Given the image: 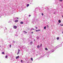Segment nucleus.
<instances>
[{
    "label": "nucleus",
    "instance_id": "f257e3e1",
    "mask_svg": "<svg viewBox=\"0 0 63 63\" xmlns=\"http://www.w3.org/2000/svg\"><path fill=\"white\" fill-rule=\"evenodd\" d=\"M13 28L14 29H16L17 28V26H14L13 27Z\"/></svg>",
    "mask_w": 63,
    "mask_h": 63
},
{
    "label": "nucleus",
    "instance_id": "6e6552de",
    "mask_svg": "<svg viewBox=\"0 0 63 63\" xmlns=\"http://www.w3.org/2000/svg\"><path fill=\"white\" fill-rule=\"evenodd\" d=\"M59 23H61V20H59Z\"/></svg>",
    "mask_w": 63,
    "mask_h": 63
},
{
    "label": "nucleus",
    "instance_id": "20e7f679",
    "mask_svg": "<svg viewBox=\"0 0 63 63\" xmlns=\"http://www.w3.org/2000/svg\"><path fill=\"white\" fill-rule=\"evenodd\" d=\"M41 30H36V32H38V31H40Z\"/></svg>",
    "mask_w": 63,
    "mask_h": 63
},
{
    "label": "nucleus",
    "instance_id": "9b49d317",
    "mask_svg": "<svg viewBox=\"0 0 63 63\" xmlns=\"http://www.w3.org/2000/svg\"><path fill=\"white\" fill-rule=\"evenodd\" d=\"M57 40H58L59 39V37H57Z\"/></svg>",
    "mask_w": 63,
    "mask_h": 63
},
{
    "label": "nucleus",
    "instance_id": "0eeeda50",
    "mask_svg": "<svg viewBox=\"0 0 63 63\" xmlns=\"http://www.w3.org/2000/svg\"><path fill=\"white\" fill-rule=\"evenodd\" d=\"M45 49L46 50H48V49L47 48H45Z\"/></svg>",
    "mask_w": 63,
    "mask_h": 63
},
{
    "label": "nucleus",
    "instance_id": "cd10ccee",
    "mask_svg": "<svg viewBox=\"0 0 63 63\" xmlns=\"http://www.w3.org/2000/svg\"><path fill=\"white\" fill-rule=\"evenodd\" d=\"M17 19H18V18H17Z\"/></svg>",
    "mask_w": 63,
    "mask_h": 63
},
{
    "label": "nucleus",
    "instance_id": "a878e982",
    "mask_svg": "<svg viewBox=\"0 0 63 63\" xmlns=\"http://www.w3.org/2000/svg\"><path fill=\"white\" fill-rule=\"evenodd\" d=\"M39 39V37H38L37 38V39Z\"/></svg>",
    "mask_w": 63,
    "mask_h": 63
},
{
    "label": "nucleus",
    "instance_id": "dca6fc26",
    "mask_svg": "<svg viewBox=\"0 0 63 63\" xmlns=\"http://www.w3.org/2000/svg\"><path fill=\"white\" fill-rule=\"evenodd\" d=\"M7 57H8V56H5V58H7Z\"/></svg>",
    "mask_w": 63,
    "mask_h": 63
},
{
    "label": "nucleus",
    "instance_id": "9d476101",
    "mask_svg": "<svg viewBox=\"0 0 63 63\" xmlns=\"http://www.w3.org/2000/svg\"><path fill=\"white\" fill-rule=\"evenodd\" d=\"M2 54H5V53L4 52H2Z\"/></svg>",
    "mask_w": 63,
    "mask_h": 63
},
{
    "label": "nucleus",
    "instance_id": "393cba45",
    "mask_svg": "<svg viewBox=\"0 0 63 63\" xmlns=\"http://www.w3.org/2000/svg\"><path fill=\"white\" fill-rule=\"evenodd\" d=\"M24 32H25L26 33H27V32H25V31H24Z\"/></svg>",
    "mask_w": 63,
    "mask_h": 63
},
{
    "label": "nucleus",
    "instance_id": "f8f14e48",
    "mask_svg": "<svg viewBox=\"0 0 63 63\" xmlns=\"http://www.w3.org/2000/svg\"><path fill=\"white\" fill-rule=\"evenodd\" d=\"M44 29H46V27H44Z\"/></svg>",
    "mask_w": 63,
    "mask_h": 63
},
{
    "label": "nucleus",
    "instance_id": "f3484780",
    "mask_svg": "<svg viewBox=\"0 0 63 63\" xmlns=\"http://www.w3.org/2000/svg\"><path fill=\"white\" fill-rule=\"evenodd\" d=\"M9 47H10V48H11V45H10L9 46Z\"/></svg>",
    "mask_w": 63,
    "mask_h": 63
},
{
    "label": "nucleus",
    "instance_id": "4be33fe9",
    "mask_svg": "<svg viewBox=\"0 0 63 63\" xmlns=\"http://www.w3.org/2000/svg\"><path fill=\"white\" fill-rule=\"evenodd\" d=\"M35 28H36V29H37V28H37V27H35Z\"/></svg>",
    "mask_w": 63,
    "mask_h": 63
},
{
    "label": "nucleus",
    "instance_id": "2f4dec72",
    "mask_svg": "<svg viewBox=\"0 0 63 63\" xmlns=\"http://www.w3.org/2000/svg\"><path fill=\"white\" fill-rule=\"evenodd\" d=\"M63 33V32H62V33Z\"/></svg>",
    "mask_w": 63,
    "mask_h": 63
},
{
    "label": "nucleus",
    "instance_id": "4468645a",
    "mask_svg": "<svg viewBox=\"0 0 63 63\" xmlns=\"http://www.w3.org/2000/svg\"><path fill=\"white\" fill-rule=\"evenodd\" d=\"M40 47H42V44H41V45H40Z\"/></svg>",
    "mask_w": 63,
    "mask_h": 63
},
{
    "label": "nucleus",
    "instance_id": "473e14b6",
    "mask_svg": "<svg viewBox=\"0 0 63 63\" xmlns=\"http://www.w3.org/2000/svg\"><path fill=\"white\" fill-rule=\"evenodd\" d=\"M1 47V46H0V47Z\"/></svg>",
    "mask_w": 63,
    "mask_h": 63
},
{
    "label": "nucleus",
    "instance_id": "c756f323",
    "mask_svg": "<svg viewBox=\"0 0 63 63\" xmlns=\"http://www.w3.org/2000/svg\"><path fill=\"white\" fill-rule=\"evenodd\" d=\"M37 56V55H36Z\"/></svg>",
    "mask_w": 63,
    "mask_h": 63
},
{
    "label": "nucleus",
    "instance_id": "ddd939ff",
    "mask_svg": "<svg viewBox=\"0 0 63 63\" xmlns=\"http://www.w3.org/2000/svg\"><path fill=\"white\" fill-rule=\"evenodd\" d=\"M29 6V4H28L27 5V7H28V6Z\"/></svg>",
    "mask_w": 63,
    "mask_h": 63
},
{
    "label": "nucleus",
    "instance_id": "a211bd4d",
    "mask_svg": "<svg viewBox=\"0 0 63 63\" xmlns=\"http://www.w3.org/2000/svg\"><path fill=\"white\" fill-rule=\"evenodd\" d=\"M59 1H60V2H62V0H60Z\"/></svg>",
    "mask_w": 63,
    "mask_h": 63
},
{
    "label": "nucleus",
    "instance_id": "6ab92c4d",
    "mask_svg": "<svg viewBox=\"0 0 63 63\" xmlns=\"http://www.w3.org/2000/svg\"><path fill=\"white\" fill-rule=\"evenodd\" d=\"M42 16H44V14H43V13H42Z\"/></svg>",
    "mask_w": 63,
    "mask_h": 63
},
{
    "label": "nucleus",
    "instance_id": "bb28decb",
    "mask_svg": "<svg viewBox=\"0 0 63 63\" xmlns=\"http://www.w3.org/2000/svg\"><path fill=\"white\" fill-rule=\"evenodd\" d=\"M32 43V41L31 42V43Z\"/></svg>",
    "mask_w": 63,
    "mask_h": 63
},
{
    "label": "nucleus",
    "instance_id": "c85d7f7f",
    "mask_svg": "<svg viewBox=\"0 0 63 63\" xmlns=\"http://www.w3.org/2000/svg\"><path fill=\"white\" fill-rule=\"evenodd\" d=\"M34 41H35V40L34 39Z\"/></svg>",
    "mask_w": 63,
    "mask_h": 63
},
{
    "label": "nucleus",
    "instance_id": "aec40b11",
    "mask_svg": "<svg viewBox=\"0 0 63 63\" xmlns=\"http://www.w3.org/2000/svg\"><path fill=\"white\" fill-rule=\"evenodd\" d=\"M61 25V26H63V25H61H61Z\"/></svg>",
    "mask_w": 63,
    "mask_h": 63
},
{
    "label": "nucleus",
    "instance_id": "39448f33",
    "mask_svg": "<svg viewBox=\"0 0 63 63\" xmlns=\"http://www.w3.org/2000/svg\"><path fill=\"white\" fill-rule=\"evenodd\" d=\"M18 20H16L15 21V22H18Z\"/></svg>",
    "mask_w": 63,
    "mask_h": 63
},
{
    "label": "nucleus",
    "instance_id": "b1692460",
    "mask_svg": "<svg viewBox=\"0 0 63 63\" xmlns=\"http://www.w3.org/2000/svg\"><path fill=\"white\" fill-rule=\"evenodd\" d=\"M31 16V15H30L29 16Z\"/></svg>",
    "mask_w": 63,
    "mask_h": 63
},
{
    "label": "nucleus",
    "instance_id": "5701e85b",
    "mask_svg": "<svg viewBox=\"0 0 63 63\" xmlns=\"http://www.w3.org/2000/svg\"><path fill=\"white\" fill-rule=\"evenodd\" d=\"M31 33L32 34H33V32H32Z\"/></svg>",
    "mask_w": 63,
    "mask_h": 63
},
{
    "label": "nucleus",
    "instance_id": "7c9ffc66",
    "mask_svg": "<svg viewBox=\"0 0 63 63\" xmlns=\"http://www.w3.org/2000/svg\"><path fill=\"white\" fill-rule=\"evenodd\" d=\"M33 30H34V29H33Z\"/></svg>",
    "mask_w": 63,
    "mask_h": 63
},
{
    "label": "nucleus",
    "instance_id": "7ed1b4c3",
    "mask_svg": "<svg viewBox=\"0 0 63 63\" xmlns=\"http://www.w3.org/2000/svg\"><path fill=\"white\" fill-rule=\"evenodd\" d=\"M19 56H16V59H18V58H19Z\"/></svg>",
    "mask_w": 63,
    "mask_h": 63
},
{
    "label": "nucleus",
    "instance_id": "1a4fd4ad",
    "mask_svg": "<svg viewBox=\"0 0 63 63\" xmlns=\"http://www.w3.org/2000/svg\"><path fill=\"white\" fill-rule=\"evenodd\" d=\"M37 48H39L40 47V46L39 45H38L37 46Z\"/></svg>",
    "mask_w": 63,
    "mask_h": 63
},
{
    "label": "nucleus",
    "instance_id": "f03ea898",
    "mask_svg": "<svg viewBox=\"0 0 63 63\" xmlns=\"http://www.w3.org/2000/svg\"><path fill=\"white\" fill-rule=\"evenodd\" d=\"M20 50H19V49H18V52L17 54V55H18V54L19 53V52H20Z\"/></svg>",
    "mask_w": 63,
    "mask_h": 63
},
{
    "label": "nucleus",
    "instance_id": "412c9836",
    "mask_svg": "<svg viewBox=\"0 0 63 63\" xmlns=\"http://www.w3.org/2000/svg\"><path fill=\"white\" fill-rule=\"evenodd\" d=\"M23 61L22 60H21V62H22Z\"/></svg>",
    "mask_w": 63,
    "mask_h": 63
},
{
    "label": "nucleus",
    "instance_id": "423d86ee",
    "mask_svg": "<svg viewBox=\"0 0 63 63\" xmlns=\"http://www.w3.org/2000/svg\"><path fill=\"white\" fill-rule=\"evenodd\" d=\"M20 24H23V22L21 21L20 22Z\"/></svg>",
    "mask_w": 63,
    "mask_h": 63
},
{
    "label": "nucleus",
    "instance_id": "2eb2a0df",
    "mask_svg": "<svg viewBox=\"0 0 63 63\" xmlns=\"http://www.w3.org/2000/svg\"><path fill=\"white\" fill-rule=\"evenodd\" d=\"M31 60H32V61H33V58H31Z\"/></svg>",
    "mask_w": 63,
    "mask_h": 63
}]
</instances>
